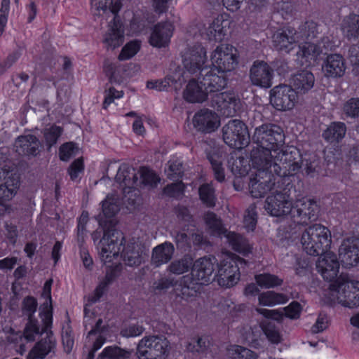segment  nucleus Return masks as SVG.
<instances>
[{"mask_svg":"<svg viewBox=\"0 0 359 359\" xmlns=\"http://www.w3.org/2000/svg\"><path fill=\"white\" fill-rule=\"evenodd\" d=\"M102 212L105 219L101 218L99 224L103 227L104 235L100 241L101 253L104 256L108 252L116 254L120 251L121 245L115 243L122 242L124 236L122 232L116 229L117 223L114 217L120 210L119 197L116 194H109L102 202Z\"/></svg>","mask_w":359,"mask_h":359,"instance_id":"obj_1","label":"nucleus"},{"mask_svg":"<svg viewBox=\"0 0 359 359\" xmlns=\"http://www.w3.org/2000/svg\"><path fill=\"white\" fill-rule=\"evenodd\" d=\"M320 212L317 203L311 199L297 201L293 205L292 216H286L280 221L277 227L278 236L280 240L287 239L295 233L297 225H308L317 220Z\"/></svg>","mask_w":359,"mask_h":359,"instance_id":"obj_2","label":"nucleus"},{"mask_svg":"<svg viewBox=\"0 0 359 359\" xmlns=\"http://www.w3.org/2000/svg\"><path fill=\"white\" fill-rule=\"evenodd\" d=\"M252 142L253 147L250 152L252 166L258 170L259 177H264L269 168V126L267 123L255 128Z\"/></svg>","mask_w":359,"mask_h":359,"instance_id":"obj_3","label":"nucleus"},{"mask_svg":"<svg viewBox=\"0 0 359 359\" xmlns=\"http://www.w3.org/2000/svg\"><path fill=\"white\" fill-rule=\"evenodd\" d=\"M299 158V151L292 146H283L279 150L271 151V168L273 167V172L278 177V184L292 175L291 172H294L299 170L302 167L297 161Z\"/></svg>","mask_w":359,"mask_h":359,"instance_id":"obj_4","label":"nucleus"},{"mask_svg":"<svg viewBox=\"0 0 359 359\" xmlns=\"http://www.w3.org/2000/svg\"><path fill=\"white\" fill-rule=\"evenodd\" d=\"M331 243L330 231L320 224L306 228L301 237L303 250L311 256H322L329 250Z\"/></svg>","mask_w":359,"mask_h":359,"instance_id":"obj_5","label":"nucleus"},{"mask_svg":"<svg viewBox=\"0 0 359 359\" xmlns=\"http://www.w3.org/2000/svg\"><path fill=\"white\" fill-rule=\"evenodd\" d=\"M170 342L163 335L144 337L137 344L135 355L138 359H166Z\"/></svg>","mask_w":359,"mask_h":359,"instance_id":"obj_6","label":"nucleus"},{"mask_svg":"<svg viewBox=\"0 0 359 359\" xmlns=\"http://www.w3.org/2000/svg\"><path fill=\"white\" fill-rule=\"evenodd\" d=\"M41 319L43 322V325H40V330L41 331L37 334H34V340L36 337L42 334L43 332L46 334V336L34 345L29 353L27 359H43L49 353L55 352L56 340L50 330L53 323V318L50 309L44 313V317H42Z\"/></svg>","mask_w":359,"mask_h":359,"instance_id":"obj_7","label":"nucleus"},{"mask_svg":"<svg viewBox=\"0 0 359 359\" xmlns=\"http://www.w3.org/2000/svg\"><path fill=\"white\" fill-rule=\"evenodd\" d=\"M224 142L230 147L242 149L250 142L247 126L238 119L230 120L222 129Z\"/></svg>","mask_w":359,"mask_h":359,"instance_id":"obj_8","label":"nucleus"},{"mask_svg":"<svg viewBox=\"0 0 359 359\" xmlns=\"http://www.w3.org/2000/svg\"><path fill=\"white\" fill-rule=\"evenodd\" d=\"M335 290L338 303L345 307L359 306V281L353 280L347 274L341 273L336 280Z\"/></svg>","mask_w":359,"mask_h":359,"instance_id":"obj_9","label":"nucleus"},{"mask_svg":"<svg viewBox=\"0 0 359 359\" xmlns=\"http://www.w3.org/2000/svg\"><path fill=\"white\" fill-rule=\"evenodd\" d=\"M247 262L240 257L224 259L218 266V270L213 280L222 287H231L240 279L239 265H246Z\"/></svg>","mask_w":359,"mask_h":359,"instance_id":"obj_10","label":"nucleus"},{"mask_svg":"<svg viewBox=\"0 0 359 359\" xmlns=\"http://www.w3.org/2000/svg\"><path fill=\"white\" fill-rule=\"evenodd\" d=\"M125 239L121 242L117 241V245H121L120 251L116 254L108 252L104 253L102 256L100 252V255L104 262H107L108 258H111V256H117L120 252L121 253V257L126 265L129 266H140L143 262L144 258L147 255L145 248L140 243H128L126 246L123 245ZM116 243V242H114Z\"/></svg>","mask_w":359,"mask_h":359,"instance_id":"obj_11","label":"nucleus"},{"mask_svg":"<svg viewBox=\"0 0 359 359\" xmlns=\"http://www.w3.org/2000/svg\"><path fill=\"white\" fill-rule=\"evenodd\" d=\"M236 50L229 45H221L212 52L211 61L213 68L226 74L237 65Z\"/></svg>","mask_w":359,"mask_h":359,"instance_id":"obj_12","label":"nucleus"},{"mask_svg":"<svg viewBox=\"0 0 359 359\" xmlns=\"http://www.w3.org/2000/svg\"><path fill=\"white\" fill-rule=\"evenodd\" d=\"M276 178L274 177V182L271 185V191L274 189V187L277 183ZM273 196H271V216L276 217V219L273 221L276 223H280L281 219L286 216H292V211L293 205L288 200V196L283 194L281 191L276 190L273 192Z\"/></svg>","mask_w":359,"mask_h":359,"instance_id":"obj_13","label":"nucleus"},{"mask_svg":"<svg viewBox=\"0 0 359 359\" xmlns=\"http://www.w3.org/2000/svg\"><path fill=\"white\" fill-rule=\"evenodd\" d=\"M184 69L191 74H198L203 69L206 60V50L199 43L187 48L182 55Z\"/></svg>","mask_w":359,"mask_h":359,"instance_id":"obj_14","label":"nucleus"},{"mask_svg":"<svg viewBox=\"0 0 359 359\" xmlns=\"http://www.w3.org/2000/svg\"><path fill=\"white\" fill-rule=\"evenodd\" d=\"M241 100L233 92H223L213 94L210 105L223 115L233 116L240 108Z\"/></svg>","mask_w":359,"mask_h":359,"instance_id":"obj_15","label":"nucleus"},{"mask_svg":"<svg viewBox=\"0 0 359 359\" xmlns=\"http://www.w3.org/2000/svg\"><path fill=\"white\" fill-rule=\"evenodd\" d=\"M111 11L113 19L109 22L108 30L104 36L103 43L107 49H115L124 42V29L118 15L119 7H114Z\"/></svg>","mask_w":359,"mask_h":359,"instance_id":"obj_16","label":"nucleus"},{"mask_svg":"<svg viewBox=\"0 0 359 359\" xmlns=\"http://www.w3.org/2000/svg\"><path fill=\"white\" fill-rule=\"evenodd\" d=\"M255 310L266 319L260 322L259 325L250 328L243 336L250 346L258 348L261 346V341L264 339H269V310L260 307L256 308Z\"/></svg>","mask_w":359,"mask_h":359,"instance_id":"obj_17","label":"nucleus"},{"mask_svg":"<svg viewBox=\"0 0 359 359\" xmlns=\"http://www.w3.org/2000/svg\"><path fill=\"white\" fill-rule=\"evenodd\" d=\"M297 98V93L290 86L280 84L271 90V104L278 110L292 109Z\"/></svg>","mask_w":359,"mask_h":359,"instance_id":"obj_18","label":"nucleus"},{"mask_svg":"<svg viewBox=\"0 0 359 359\" xmlns=\"http://www.w3.org/2000/svg\"><path fill=\"white\" fill-rule=\"evenodd\" d=\"M226 74L213 67H205L200 71L199 82L205 86L208 93H217L227 86Z\"/></svg>","mask_w":359,"mask_h":359,"instance_id":"obj_19","label":"nucleus"},{"mask_svg":"<svg viewBox=\"0 0 359 359\" xmlns=\"http://www.w3.org/2000/svg\"><path fill=\"white\" fill-rule=\"evenodd\" d=\"M37 306L36 299L29 296L25 297L22 303V314L28 318V322L24 330V337L29 341H34V334H37L41 331L39 321L33 317Z\"/></svg>","mask_w":359,"mask_h":359,"instance_id":"obj_20","label":"nucleus"},{"mask_svg":"<svg viewBox=\"0 0 359 359\" xmlns=\"http://www.w3.org/2000/svg\"><path fill=\"white\" fill-rule=\"evenodd\" d=\"M20 186L19 176L5 168H0V204L11 200Z\"/></svg>","mask_w":359,"mask_h":359,"instance_id":"obj_21","label":"nucleus"},{"mask_svg":"<svg viewBox=\"0 0 359 359\" xmlns=\"http://www.w3.org/2000/svg\"><path fill=\"white\" fill-rule=\"evenodd\" d=\"M339 259L345 268H351L359 263V238H348L339 248Z\"/></svg>","mask_w":359,"mask_h":359,"instance_id":"obj_22","label":"nucleus"},{"mask_svg":"<svg viewBox=\"0 0 359 359\" xmlns=\"http://www.w3.org/2000/svg\"><path fill=\"white\" fill-rule=\"evenodd\" d=\"M116 183L122 189L125 197L138 187V176L135 169L128 164L123 163L118 168L115 177Z\"/></svg>","mask_w":359,"mask_h":359,"instance_id":"obj_23","label":"nucleus"},{"mask_svg":"<svg viewBox=\"0 0 359 359\" xmlns=\"http://www.w3.org/2000/svg\"><path fill=\"white\" fill-rule=\"evenodd\" d=\"M217 260L214 256L203 257L193 262L191 274L201 284H208L212 278Z\"/></svg>","mask_w":359,"mask_h":359,"instance_id":"obj_24","label":"nucleus"},{"mask_svg":"<svg viewBox=\"0 0 359 359\" xmlns=\"http://www.w3.org/2000/svg\"><path fill=\"white\" fill-rule=\"evenodd\" d=\"M174 31L173 25L168 21L158 22L151 29L149 43L158 48L167 47Z\"/></svg>","mask_w":359,"mask_h":359,"instance_id":"obj_25","label":"nucleus"},{"mask_svg":"<svg viewBox=\"0 0 359 359\" xmlns=\"http://www.w3.org/2000/svg\"><path fill=\"white\" fill-rule=\"evenodd\" d=\"M42 147L40 140L34 135L29 134L18 137L14 143L15 151L21 156L36 157Z\"/></svg>","mask_w":359,"mask_h":359,"instance_id":"obj_26","label":"nucleus"},{"mask_svg":"<svg viewBox=\"0 0 359 359\" xmlns=\"http://www.w3.org/2000/svg\"><path fill=\"white\" fill-rule=\"evenodd\" d=\"M193 124L198 130L210 133L218 128L219 120L216 113L208 109H203L194 115Z\"/></svg>","mask_w":359,"mask_h":359,"instance_id":"obj_27","label":"nucleus"},{"mask_svg":"<svg viewBox=\"0 0 359 359\" xmlns=\"http://www.w3.org/2000/svg\"><path fill=\"white\" fill-rule=\"evenodd\" d=\"M316 262V269L325 280L332 281L337 276L339 262L336 255L328 250Z\"/></svg>","mask_w":359,"mask_h":359,"instance_id":"obj_28","label":"nucleus"},{"mask_svg":"<svg viewBox=\"0 0 359 359\" xmlns=\"http://www.w3.org/2000/svg\"><path fill=\"white\" fill-rule=\"evenodd\" d=\"M322 69L326 77H341L346 70L345 60L339 54H330L324 61Z\"/></svg>","mask_w":359,"mask_h":359,"instance_id":"obj_29","label":"nucleus"},{"mask_svg":"<svg viewBox=\"0 0 359 359\" xmlns=\"http://www.w3.org/2000/svg\"><path fill=\"white\" fill-rule=\"evenodd\" d=\"M199 74H196V78L191 79L183 93L184 98L189 102H203L208 99V93L205 86L201 84Z\"/></svg>","mask_w":359,"mask_h":359,"instance_id":"obj_30","label":"nucleus"},{"mask_svg":"<svg viewBox=\"0 0 359 359\" xmlns=\"http://www.w3.org/2000/svg\"><path fill=\"white\" fill-rule=\"evenodd\" d=\"M323 48L320 44L311 42H306L300 46L297 55L305 60V62H302V65H304L305 67L315 65L323 53Z\"/></svg>","mask_w":359,"mask_h":359,"instance_id":"obj_31","label":"nucleus"},{"mask_svg":"<svg viewBox=\"0 0 359 359\" xmlns=\"http://www.w3.org/2000/svg\"><path fill=\"white\" fill-rule=\"evenodd\" d=\"M250 79L254 85L269 87V66L264 61H255L250 69Z\"/></svg>","mask_w":359,"mask_h":359,"instance_id":"obj_32","label":"nucleus"},{"mask_svg":"<svg viewBox=\"0 0 359 359\" xmlns=\"http://www.w3.org/2000/svg\"><path fill=\"white\" fill-rule=\"evenodd\" d=\"M175 248L172 243L165 242L156 246L151 254V264L158 267L168 263L172 258Z\"/></svg>","mask_w":359,"mask_h":359,"instance_id":"obj_33","label":"nucleus"},{"mask_svg":"<svg viewBox=\"0 0 359 359\" xmlns=\"http://www.w3.org/2000/svg\"><path fill=\"white\" fill-rule=\"evenodd\" d=\"M292 83L297 93L305 94L313 87L315 76L311 72L302 70L293 76Z\"/></svg>","mask_w":359,"mask_h":359,"instance_id":"obj_34","label":"nucleus"},{"mask_svg":"<svg viewBox=\"0 0 359 359\" xmlns=\"http://www.w3.org/2000/svg\"><path fill=\"white\" fill-rule=\"evenodd\" d=\"M346 126L343 122H332L323 131V137L330 143H339L345 136Z\"/></svg>","mask_w":359,"mask_h":359,"instance_id":"obj_35","label":"nucleus"},{"mask_svg":"<svg viewBox=\"0 0 359 359\" xmlns=\"http://www.w3.org/2000/svg\"><path fill=\"white\" fill-rule=\"evenodd\" d=\"M258 172L256 170L255 177L251 180L250 184V193L254 198L264 197L269 191V168L267 169V175L264 177H259Z\"/></svg>","mask_w":359,"mask_h":359,"instance_id":"obj_36","label":"nucleus"},{"mask_svg":"<svg viewBox=\"0 0 359 359\" xmlns=\"http://www.w3.org/2000/svg\"><path fill=\"white\" fill-rule=\"evenodd\" d=\"M256 283L248 284L243 290L245 296L255 297L261 290L269 288V273H261L255 276Z\"/></svg>","mask_w":359,"mask_h":359,"instance_id":"obj_37","label":"nucleus"},{"mask_svg":"<svg viewBox=\"0 0 359 359\" xmlns=\"http://www.w3.org/2000/svg\"><path fill=\"white\" fill-rule=\"evenodd\" d=\"M227 25L228 21L224 20L222 18H217L214 20L206 29V35L208 39L218 42L222 41L226 35V27Z\"/></svg>","mask_w":359,"mask_h":359,"instance_id":"obj_38","label":"nucleus"},{"mask_svg":"<svg viewBox=\"0 0 359 359\" xmlns=\"http://www.w3.org/2000/svg\"><path fill=\"white\" fill-rule=\"evenodd\" d=\"M272 39L274 47L278 50L288 48L296 41L295 34L289 29L278 30Z\"/></svg>","mask_w":359,"mask_h":359,"instance_id":"obj_39","label":"nucleus"},{"mask_svg":"<svg viewBox=\"0 0 359 359\" xmlns=\"http://www.w3.org/2000/svg\"><path fill=\"white\" fill-rule=\"evenodd\" d=\"M344 35L348 39H355L359 37V15L351 14L346 17L341 24Z\"/></svg>","mask_w":359,"mask_h":359,"instance_id":"obj_40","label":"nucleus"},{"mask_svg":"<svg viewBox=\"0 0 359 359\" xmlns=\"http://www.w3.org/2000/svg\"><path fill=\"white\" fill-rule=\"evenodd\" d=\"M224 237L226 238L229 245L235 251L243 255L251 252L250 244L241 235L236 233L235 232L228 231Z\"/></svg>","mask_w":359,"mask_h":359,"instance_id":"obj_41","label":"nucleus"},{"mask_svg":"<svg viewBox=\"0 0 359 359\" xmlns=\"http://www.w3.org/2000/svg\"><path fill=\"white\" fill-rule=\"evenodd\" d=\"M205 222L210 233L213 236H225V234L228 232L227 229L223 226L220 218L212 212H208L205 215Z\"/></svg>","mask_w":359,"mask_h":359,"instance_id":"obj_42","label":"nucleus"},{"mask_svg":"<svg viewBox=\"0 0 359 359\" xmlns=\"http://www.w3.org/2000/svg\"><path fill=\"white\" fill-rule=\"evenodd\" d=\"M193 266V259L189 255L170 262L167 271L175 275H181L187 272Z\"/></svg>","mask_w":359,"mask_h":359,"instance_id":"obj_43","label":"nucleus"},{"mask_svg":"<svg viewBox=\"0 0 359 359\" xmlns=\"http://www.w3.org/2000/svg\"><path fill=\"white\" fill-rule=\"evenodd\" d=\"M133 350L123 349L117 346H107L98 355L97 359H129Z\"/></svg>","mask_w":359,"mask_h":359,"instance_id":"obj_44","label":"nucleus"},{"mask_svg":"<svg viewBox=\"0 0 359 359\" xmlns=\"http://www.w3.org/2000/svg\"><path fill=\"white\" fill-rule=\"evenodd\" d=\"M141 180H138V186L154 189L160 182V177L151 170L142 167L140 170Z\"/></svg>","mask_w":359,"mask_h":359,"instance_id":"obj_45","label":"nucleus"},{"mask_svg":"<svg viewBox=\"0 0 359 359\" xmlns=\"http://www.w3.org/2000/svg\"><path fill=\"white\" fill-rule=\"evenodd\" d=\"M283 129L276 124H271V151L279 150L285 144Z\"/></svg>","mask_w":359,"mask_h":359,"instance_id":"obj_46","label":"nucleus"},{"mask_svg":"<svg viewBox=\"0 0 359 359\" xmlns=\"http://www.w3.org/2000/svg\"><path fill=\"white\" fill-rule=\"evenodd\" d=\"M198 194L200 199L207 207L212 208L215 205V189L211 184H202L198 189Z\"/></svg>","mask_w":359,"mask_h":359,"instance_id":"obj_47","label":"nucleus"},{"mask_svg":"<svg viewBox=\"0 0 359 359\" xmlns=\"http://www.w3.org/2000/svg\"><path fill=\"white\" fill-rule=\"evenodd\" d=\"M228 353L233 359H258L257 353L241 346L234 345L231 346L228 349Z\"/></svg>","mask_w":359,"mask_h":359,"instance_id":"obj_48","label":"nucleus"},{"mask_svg":"<svg viewBox=\"0 0 359 359\" xmlns=\"http://www.w3.org/2000/svg\"><path fill=\"white\" fill-rule=\"evenodd\" d=\"M184 170L182 163L178 160L170 161L165 173L170 180H177L183 176Z\"/></svg>","mask_w":359,"mask_h":359,"instance_id":"obj_49","label":"nucleus"},{"mask_svg":"<svg viewBox=\"0 0 359 359\" xmlns=\"http://www.w3.org/2000/svg\"><path fill=\"white\" fill-rule=\"evenodd\" d=\"M344 114L350 118L359 117V97L348 99L343 105Z\"/></svg>","mask_w":359,"mask_h":359,"instance_id":"obj_50","label":"nucleus"},{"mask_svg":"<svg viewBox=\"0 0 359 359\" xmlns=\"http://www.w3.org/2000/svg\"><path fill=\"white\" fill-rule=\"evenodd\" d=\"M243 157L231 158L228 161V167L235 176H243L248 173L246 166L243 165Z\"/></svg>","mask_w":359,"mask_h":359,"instance_id":"obj_51","label":"nucleus"},{"mask_svg":"<svg viewBox=\"0 0 359 359\" xmlns=\"http://www.w3.org/2000/svg\"><path fill=\"white\" fill-rule=\"evenodd\" d=\"M79 152V147L74 142L63 144L59 149L60 158L63 161H68L71 157L76 156Z\"/></svg>","mask_w":359,"mask_h":359,"instance_id":"obj_52","label":"nucleus"},{"mask_svg":"<svg viewBox=\"0 0 359 359\" xmlns=\"http://www.w3.org/2000/svg\"><path fill=\"white\" fill-rule=\"evenodd\" d=\"M62 128L60 126H52L49 128H46L43 132L44 137L48 149L56 144L59 137L61 135Z\"/></svg>","mask_w":359,"mask_h":359,"instance_id":"obj_53","label":"nucleus"},{"mask_svg":"<svg viewBox=\"0 0 359 359\" xmlns=\"http://www.w3.org/2000/svg\"><path fill=\"white\" fill-rule=\"evenodd\" d=\"M185 185L182 181L168 184L163 189V193L172 198H180L184 195Z\"/></svg>","mask_w":359,"mask_h":359,"instance_id":"obj_54","label":"nucleus"},{"mask_svg":"<svg viewBox=\"0 0 359 359\" xmlns=\"http://www.w3.org/2000/svg\"><path fill=\"white\" fill-rule=\"evenodd\" d=\"M140 43L139 41H134L128 43L121 50L118 55L119 60H128L133 57L140 50Z\"/></svg>","mask_w":359,"mask_h":359,"instance_id":"obj_55","label":"nucleus"},{"mask_svg":"<svg viewBox=\"0 0 359 359\" xmlns=\"http://www.w3.org/2000/svg\"><path fill=\"white\" fill-rule=\"evenodd\" d=\"M119 66L116 64L105 61L104 64V71L106 75L109 77V81L111 83H120L122 82L121 77L118 76L119 72Z\"/></svg>","mask_w":359,"mask_h":359,"instance_id":"obj_56","label":"nucleus"},{"mask_svg":"<svg viewBox=\"0 0 359 359\" xmlns=\"http://www.w3.org/2000/svg\"><path fill=\"white\" fill-rule=\"evenodd\" d=\"M209 346L210 341L207 337H198L189 342L187 349L190 352L204 353Z\"/></svg>","mask_w":359,"mask_h":359,"instance_id":"obj_57","label":"nucleus"},{"mask_svg":"<svg viewBox=\"0 0 359 359\" xmlns=\"http://www.w3.org/2000/svg\"><path fill=\"white\" fill-rule=\"evenodd\" d=\"M91 6L95 11H102L103 12H109L111 14V10L115 6L119 7L121 8L120 2L116 1L114 4H113L112 0H90Z\"/></svg>","mask_w":359,"mask_h":359,"instance_id":"obj_58","label":"nucleus"},{"mask_svg":"<svg viewBox=\"0 0 359 359\" xmlns=\"http://www.w3.org/2000/svg\"><path fill=\"white\" fill-rule=\"evenodd\" d=\"M180 281L182 283V285H184L189 290L191 295L194 296H196L200 286L202 285L191 273L182 276Z\"/></svg>","mask_w":359,"mask_h":359,"instance_id":"obj_59","label":"nucleus"},{"mask_svg":"<svg viewBox=\"0 0 359 359\" xmlns=\"http://www.w3.org/2000/svg\"><path fill=\"white\" fill-rule=\"evenodd\" d=\"M53 283L52 279L48 280L43 286V294L47 297V300L42 305V310L40 311L41 318L44 317V313L46 311H48L50 309L51 311V314L53 315V306H52V299H51V285Z\"/></svg>","mask_w":359,"mask_h":359,"instance_id":"obj_60","label":"nucleus"},{"mask_svg":"<svg viewBox=\"0 0 359 359\" xmlns=\"http://www.w3.org/2000/svg\"><path fill=\"white\" fill-rule=\"evenodd\" d=\"M255 204H252L247 210V214L244 217V224L245 227L250 231H253L257 223V212L255 211Z\"/></svg>","mask_w":359,"mask_h":359,"instance_id":"obj_61","label":"nucleus"},{"mask_svg":"<svg viewBox=\"0 0 359 359\" xmlns=\"http://www.w3.org/2000/svg\"><path fill=\"white\" fill-rule=\"evenodd\" d=\"M84 170L83 160L82 158H79L73 161L68 168V173L70 175L72 180H76L79 173L83 172Z\"/></svg>","mask_w":359,"mask_h":359,"instance_id":"obj_62","label":"nucleus"},{"mask_svg":"<svg viewBox=\"0 0 359 359\" xmlns=\"http://www.w3.org/2000/svg\"><path fill=\"white\" fill-rule=\"evenodd\" d=\"M177 249L187 251L190 248L189 239L185 232L177 231L174 235Z\"/></svg>","mask_w":359,"mask_h":359,"instance_id":"obj_63","label":"nucleus"},{"mask_svg":"<svg viewBox=\"0 0 359 359\" xmlns=\"http://www.w3.org/2000/svg\"><path fill=\"white\" fill-rule=\"evenodd\" d=\"M283 309L285 312V317L291 319H297L299 317L302 306L298 302L294 301Z\"/></svg>","mask_w":359,"mask_h":359,"instance_id":"obj_64","label":"nucleus"}]
</instances>
